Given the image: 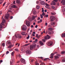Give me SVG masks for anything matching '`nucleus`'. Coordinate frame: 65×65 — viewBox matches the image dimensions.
<instances>
[{"mask_svg":"<svg viewBox=\"0 0 65 65\" xmlns=\"http://www.w3.org/2000/svg\"><path fill=\"white\" fill-rule=\"evenodd\" d=\"M11 55L12 56H14V52H13L11 53Z\"/></svg>","mask_w":65,"mask_h":65,"instance_id":"c756f323","label":"nucleus"},{"mask_svg":"<svg viewBox=\"0 0 65 65\" xmlns=\"http://www.w3.org/2000/svg\"><path fill=\"white\" fill-rule=\"evenodd\" d=\"M11 10H8V12H11Z\"/></svg>","mask_w":65,"mask_h":65,"instance_id":"3c124183","label":"nucleus"},{"mask_svg":"<svg viewBox=\"0 0 65 65\" xmlns=\"http://www.w3.org/2000/svg\"><path fill=\"white\" fill-rule=\"evenodd\" d=\"M57 5H59V3H57Z\"/></svg>","mask_w":65,"mask_h":65,"instance_id":"774afa93","label":"nucleus"},{"mask_svg":"<svg viewBox=\"0 0 65 65\" xmlns=\"http://www.w3.org/2000/svg\"><path fill=\"white\" fill-rule=\"evenodd\" d=\"M3 62V60H0V62L2 63V62Z\"/></svg>","mask_w":65,"mask_h":65,"instance_id":"052dcab7","label":"nucleus"},{"mask_svg":"<svg viewBox=\"0 0 65 65\" xmlns=\"http://www.w3.org/2000/svg\"><path fill=\"white\" fill-rule=\"evenodd\" d=\"M29 37H30V36L28 35V37H27L26 38L27 39H28L29 38Z\"/></svg>","mask_w":65,"mask_h":65,"instance_id":"37998d69","label":"nucleus"},{"mask_svg":"<svg viewBox=\"0 0 65 65\" xmlns=\"http://www.w3.org/2000/svg\"><path fill=\"white\" fill-rule=\"evenodd\" d=\"M55 24V22H52V23H51V25L53 26Z\"/></svg>","mask_w":65,"mask_h":65,"instance_id":"7c9ffc66","label":"nucleus"},{"mask_svg":"<svg viewBox=\"0 0 65 65\" xmlns=\"http://www.w3.org/2000/svg\"><path fill=\"white\" fill-rule=\"evenodd\" d=\"M2 46H5V44L4 43H3L2 44Z\"/></svg>","mask_w":65,"mask_h":65,"instance_id":"58836bf2","label":"nucleus"},{"mask_svg":"<svg viewBox=\"0 0 65 65\" xmlns=\"http://www.w3.org/2000/svg\"><path fill=\"white\" fill-rule=\"evenodd\" d=\"M40 3L42 5H44V4H45V2L43 1H40Z\"/></svg>","mask_w":65,"mask_h":65,"instance_id":"ddd939ff","label":"nucleus"},{"mask_svg":"<svg viewBox=\"0 0 65 65\" xmlns=\"http://www.w3.org/2000/svg\"><path fill=\"white\" fill-rule=\"evenodd\" d=\"M45 5H46V6H49V5L48 4L46 3V4Z\"/></svg>","mask_w":65,"mask_h":65,"instance_id":"de8ad7c7","label":"nucleus"},{"mask_svg":"<svg viewBox=\"0 0 65 65\" xmlns=\"http://www.w3.org/2000/svg\"><path fill=\"white\" fill-rule=\"evenodd\" d=\"M38 26V25H36L35 26V27L36 28H37V27Z\"/></svg>","mask_w":65,"mask_h":65,"instance_id":"69168bd1","label":"nucleus"},{"mask_svg":"<svg viewBox=\"0 0 65 65\" xmlns=\"http://www.w3.org/2000/svg\"><path fill=\"white\" fill-rule=\"evenodd\" d=\"M50 36H49L48 35H47V36H45L44 37V39H45V40H46V39H50Z\"/></svg>","mask_w":65,"mask_h":65,"instance_id":"0eeeda50","label":"nucleus"},{"mask_svg":"<svg viewBox=\"0 0 65 65\" xmlns=\"http://www.w3.org/2000/svg\"><path fill=\"white\" fill-rule=\"evenodd\" d=\"M26 44L25 45V46H27L28 45H29V44Z\"/></svg>","mask_w":65,"mask_h":65,"instance_id":"8fccbe9b","label":"nucleus"},{"mask_svg":"<svg viewBox=\"0 0 65 65\" xmlns=\"http://www.w3.org/2000/svg\"><path fill=\"white\" fill-rule=\"evenodd\" d=\"M63 2V5H65V0H62L61 1V2L62 3Z\"/></svg>","mask_w":65,"mask_h":65,"instance_id":"4468645a","label":"nucleus"},{"mask_svg":"<svg viewBox=\"0 0 65 65\" xmlns=\"http://www.w3.org/2000/svg\"><path fill=\"white\" fill-rule=\"evenodd\" d=\"M10 19H12L13 18V17L12 16H11L10 17Z\"/></svg>","mask_w":65,"mask_h":65,"instance_id":"864d4df0","label":"nucleus"},{"mask_svg":"<svg viewBox=\"0 0 65 65\" xmlns=\"http://www.w3.org/2000/svg\"><path fill=\"white\" fill-rule=\"evenodd\" d=\"M65 53V51H63L61 52V54H64Z\"/></svg>","mask_w":65,"mask_h":65,"instance_id":"f704fd0d","label":"nucleus"},{"mask_svg":"<svg viewBox=\"0 0 65 65\" xmlns=\"http://www.w3.org/2000/svg\"><path fill=\"white\" fill-rule=\"evenodd\" d=\"M1 24L2 25H0V28H2V25L4 26V24L3 23H2Z\"/></svg>","mask_w":65,"mask_h":65,"instance_id":"6ab92c4d","label":"nucleus"},{"mask_svg":"<svg viewBox=\"0 0 65 65\" xmlns=\"http://www.w3.org/2000/svg\"><path fill=\"white\" fill-rule=\"evenodd\" d=\"M45 15V14L42 13V15L43 16H44Z\"/></svg>","mask_w":65,"mask_h":65,"instance_id":"e2e57ef3","label":"nucleus"},{"mask_svg":"<svg viewBox=\"0 0 65 65\" xmlns=\"http://www.w3.org/2000/svg\"><path fill=\"white\" fill-rule=\"evenodd\" d=\"M11 6L12 7H13V8H18V7H17V6L13 4H12L11 5Z\"/></svg>","mask_w":65,"mask_h":65,"instance_id":"1a4fd4ad","label":"nucleus"},{"mask_svg":"<svg viewBox=\"0 0 65 65\" xmlns=\"http://www.w3.org/2000/svg\"><path fill=\"white\" fill-rule=\"evenodd\" d=\"M48 30H49V31H52L53 29L52 28H48Z\"/></svg>","mask_w":65,"mask_h":65,"instance_id":"a878e982","label":"nucleus"},{"mask_svg":"<svg viewBox=\"0 0 65 65\" xmlns=\"http://www.w3.org/2000/svg\"><path fill=\"white\" fill-rule=\"evenodd\" d=\"M22 35H25V32H22Z\"/></svg>","mask_w":65,"mask_h":65,"instance_id":"4c0bfd02","label":"nucleus"},{"mask_svg":"<svg viewBox=\"0 0 65 65\" xmlns=\"http://www.w3.org/2000/svg\"><path fill=\"white\" fill-rule=\"evenodd\" d=\"M15 38H18V37H17V35H15L14 36H13L12 38V39L13 40H14V39H15Z\"/></svg>","mask_w":65,"mask_h":65,"instance_id":"9b49d317","label":"nucleus"},{"mask_svg":"<svg viewBox=\"0 0 65 65\" xmlns=\"http://www.w3.org/2000/svg\"><path fill=\"white\" fill-rule=\"evenodd\" d=\"M2 23L3 24V23H4V22H5V19L4 18H3L2 20Z\"/></svg>","mask_w":65,"mask_h":65,"instance_id":"b1692460","label":"nucleus"},{"mask_svg":"<svg viewBox=\"0 0 65 65\" xmlns=\"http://www.w3.org/2000/svg\"><path fill=\"white\" fill-rule=\"evenodd\" d=\"M21 29H22V30H23V31H26V30L27 29V27L26 25H23L21 26Z\"/></svg>","mask_w":65,"mask_h":65,"instance_id":"f03ea898","label":"nucleus"},{"mask_svg":"<svg viewBox=\"0 0 65 65\" xmlns=\"http://www.w3.org/2000/svg\"><path fill=\"white\" fill-rule=\"evenodd\" d=\"M33 13L34 14H36V11H34L33 12Z\"/></svg>","mask_w":65,"mask_h":65,"instance_id":"cd10ccee","label":"nucleus"},{"mask_svg":"<svg viewBox=\"0 0 65 65\" xmlns=\"http://www.w3.org/2000/svg\"><path fill=\"white\" fill-rule=\"evenodd\" d=\"M32 36H35V35H34V34H32Z\"/></svg>","mask_w":65,"mask_h":65,"instance_id":"0e129e2a","label":"nucleus"},{"mask_svg":"<svg viewBox=\"0 0 65 65\" xmlns=\"http://www.w3.org/2000/svg\"><path fill=\"white\" fill-rule=\"evenodd\" d=\"M51 5H56V3L55 2L53 1L52 2V3H51Z\"/></svg>","mask_w":65,"mask_h":65,"instance_id":"f3484780","label":"nucleus"},{"mask_svg":"<svg viewBox=\"0 0 65 65\" xmlns=\"http://www.w3.org/2000/svg\"><path fill=\"white\" fill-rule=\"evenodd\" d=\"M61 37H65V32L64 33L62 34L61 35Z\"/></svg>","mask_w":65,"mask_h":65,"instance_id":"aec40b11","label":"nucleus"},{"mask_svg":"<svg viewBox=\"0 0 65 65\" xmlns=\"http://www.w3.org/2000/svg\"><path fill=\"white\" fill-rule=\"evenodd\" d=\"M52 44H53V42L50 41L48 43L47 45L48 46H51L52 45Z\"/></svg>","mask_w":65,"mask_h":65,"instance_id":"6e6552de","label":"nucleus"},{"mask_svg":"<svg viewBox=\"0 0 65 65\" xmlns=\"http://www.w3.org/2000/svg\"><path fill=\"white\" fill-rule=\"evenodd\" d=\"M33 61H34V60L33 59H32L31 60V62L32 63L33 62Z\"/></svg>","mask_w":65,"mask_h":65,"instance_id":"680f3d73","label":"nucleus"},{"mask_svg":"<svg viewBox=\"0 0 65 65\" xmlns=\"http://www.w3.org/2000/svg\"><path fill=\"white\" fill-rule=\"evenodd\" d=\"M15 50L17 52H19V50L18 48H15Z\"/></svg>","mask_w":65,"mask_h":65,"instance_id":"e433bc0d","label":"nucleus"},{"mask_svg":"<svg viewBox=\"0 0 65 65\" xmlns=\"http://www.w3.org/2000/svg\"><path fill=\"white\" fill-rule=\"evenodd\" d=\"M39 3V2L38 1H37L36 2V3H37V4H38Z\"/></svg>","mask_w":65,"mask_h":65,"instance_id":"bf43d9fd","label":"nucleus"},{"mask_svg":"<svg viewBox=\"0 0 65 65\" xmlns=\"http://www.w3.org/2000/svg\"><path fill=\"white\" fill-rule=\"evenodd\" d=\"M40 17L41 18V19H42V18H43V16H42V15L41 14H40Z\"/></svg>","mask_w":65,"mask_h":65,"instance_id":"a19ab883","label":"nucleus"},{"mask_svg":"<svg viewBox=\"0 0 65 65\" xmlns=\"http://www.w3.org/2000/svg\"><path fill=\"white\" fill-rule=\"evenodd\" d=\"M39 42L40 43V44L41 45H43V42L41 41H40Z\"/></svg>","mask_w":65,"mask_h":65,"instance_id":"412c9836","label":"nucleus"},{"mask_svg":"<svg viewBox=\"0 0 65 65\" xmlns=\"http://www.w3.org/2000/svg\"><path fill=\"white\" fill-rule=\"evenodd\" d=\"M35 17L34 16H33L32 18V20H34V19H35Z\"/></svg>","mask_w":65,"mask_h":65,"instance_id":"393cba45","label":"nucleus"},{"mask_svg":"<svg viewBox=\"0 0 65 65\" xmlns=\"http://www.w3.org/2000/svg\"><path fill=\"white\" fill-rule=\"evenodd\" d=\"M26 53L27 54H29V55H30V54H31V51L30 50H27L26 51Z\"/></svg>","mask_w":65,"mask_h":65,"instance_id":"39448f33","label":"nucleus"},{"mask_svg":"<svg viewBox=\"0 0 65 65\" xmlns=\"http://www.w3.org/2000/svg\"><path fill=\"white\" fill-rule=\"evenodd\" d=\"M38 34H36V37L38 38Z\"/></svg>","mask_w":65,"mask_h":65,"instance_id":"5fc2aeb1","label":"nucleus"},{"mask_svg":"<svg viewBox=\"0 0 65 65\" xmlns=\"http://www.w3.org/2000/svg\"><path fill=\"white\" fill-rule=\"evenodd\" d=\"M54 1H55V2H58V1L57 0H54Z\"/></svg>","mask_w":65,"mask_h":65,"instance_id":"338daca9","label":"nucleus"},{"mask_svg":"<svg viewBox=\"0 0 65 65\" xmlns=\"http://www.w3.org/2000/svg\"><path fill=\"white\" fill-rule=\"evenodd\" d=\"M60 56H61V55L59 54H57V56H55L54 57L55 59H58L59 58V56L60 57Z\"/></svg>","mask_w":65,"mask_h":65,"instance_id":"423d86ee","label":"nucleus"},{"mask_svg":"<svg viewBox=\"0 0 65 65\" xmlns=\"http://www.w3.org/2000/svg\"><path fill=\"white\" fill-rule=\"evenodd\" d=\"M20 61L21 63H24V62H25V60L23 59H21Z\"/></svg>","mask_w":65,"mask_h":65,"instance_id":"2eb2a0df","label":"nucleus"},{"mask_svg":"<svg viewBox=\"0 0 65 65\" xmlns=\"http://www.w3.org/2000/svg\"><path fill=\"white\" fill-rule=\"evenodd\" d=\"M36 47V44L34 43L32 44V45H30V50H33V48H35Z\"/></svg>","mask_w":65,"mask_h":65,"instance_id":"f257e3e1","label":"nucleus"},{"mask_svg":"<svg viewBox=\"0 0 65 65\" xmlns=\"http://www.w3.org/2000/svg\"><path fill=\"white\" fill-rule=\"evenodd\" d=\"M51 15H55V13L53 12L51 13Z\"/></svg>","mask_w":65,"mask_h":65,"instance_id":"c9c22d12","label":"nucleus"},{"mask_svg":"<svg viewBox=\"0 0 65 65\" xmlns=\"http://www.w3.org/2000/svg\"><path fill=\"white\" fill-rule=\"evenodd\" d=\"M18 38H21V36H20L19 34H18Z\"/></svg>","mask_w":65,"mask_h":65,"instance_id":"4be33fe9","label":"nucleus"},{"mask_svg":"<svg viewBox=\"0 0 65 65\" xmlns=\"http://www.w3.org/2000/svg\"><path fill=\"white\" fill-rule=\"evenodd\" d=\"M61 44L62 45H65V43H64L63 42H62V43Z\"/></svg>","mask_w":65,"mask_h":65,"instance_id":"09e8293b","label":"nucleus"},{"mask_svg":"<svg viewBox=\"0 0 65 65\" xmlns=\"http://www.w3.org/2000/svg\"><path fill=\"white\" fill-rule=\"evenodd\" d=\"M35 65H39V63H35Z\"/></svg>","mask_w":65,"mask_h":65,"instance_id":"603ef678","label":"nucleus"},{"mask_svg":"<svg viewBox=\"0 0 65 65\" xmlns=\"http://www.w3.org/2000/svg\"><path fill=\"white\" fill-rule=\"evenodd\" d=\"M36 8L38 9H39V8H40V6L38 5H37L36 6Z\"/></svg>","mask_w":65,"mask_h":65,"instance_id":"5701e85b","label":"nucleus"},{"mask_svg":"<svg viewBox=\"0 0 65 65\" xmlns=\"http://www.w3.org/2000/svg\"><path fill=\"white\" fill-rule=\"evenodd\" d=\"M2 3H3V2L1 1V2H0V4H2Z\"/></svg>","mask_w":65,"mask_h":65,"instance_id":"6e6d98bb","label":"nucleus"},{"mask_svg":"<svg viewBox=\"0 0 65 65\" xmlns=\"http://www.w3.org/2000/svg\"><path fill=\"white\" fill-rule=\"evenodd\" d=\"M41 36V35H39V36H38V39H39V37H40Z\"/></svg>","mask_w":65,"mask_h":65,"instance_id":"4d7b16f0","label":"nucleus"},{"mask_svg":"<svg viewBox=\"0 0 65 65\" xmlns=\"http://www.w3.org/2000/svg\"><path fill=\"white\" fill-rule=\"evenodd\" d=\"M62 61L63 62H65V58H63L62 60Z\"/></svg>","mask_w":65,"mask_h":65,"instance_id":"2f4dec72","label":"nucleus"},{"mask_svg":"<svg viewBox=\"0 0 65 65\" xmlns=\"http://www.w3.org/2000/svg\"><path fill=\"white\" fill-rule=\"evenodd\" d=\"M52 32H48V34H49V35H51L52 34Z\"/></svg>","mask_w":65,"mask_h":65,"instance_id":"c03bdc74","label":"nucleus"},{"mask_svg":"<svg viewBox=\"0 0 65 65\" xmlns=\"http://www.w3.org/2000/svg\"><path fill=\"white\" fill-rule=\"evenodd\" d=\"M11 46H12V45L11 44L9 46H8V48H10L11 47Z\"/></svg>","mask_w":65,"mask_h":65,"instance_id":"473e14b6","label":"nucleus"},{"mask_svg":"<svg viewBox=\"0 0 65 65\" xmlns=\"http://www.w3.org/2000/svg\"><path fill=\"white\" fill-rule=\"evenodd\" d=\"M8 17H9V14H8V15H5V18L6 19V20H8Z\"/></svg>","mask_w":65,"mask_h":65,"instance_id":"f8f14e48","label":"nucleus"},{"mask_svg":"<svg viewBox=\"0 0 65 65\" xmlns=\"http://www.w3.org/2000/svg\"><path fill=\"white\" fill-rule=\"evenodd\" d=\"M14 59L13 60V61L12 62H11L10 61V64H12V63H14Z\"/></svg>","mask_w":65,"mask_h":65,"instance_id":"bb28decb","label":"nucleus"},{"mask_svg":"<svg viewBox=\"0 0 65 65\" xmlns=\"http://www.w3.org/2000/svg\"><path fill=\"white\" fill-rule=\"evenodd\" d=\"M7 44H11V43L10 42V41H8L7 42Z\"/></svg>","mask_w":65,"mask_h":65,"instance_id":"a211bd4d","label":"nucleus"},{"mask_svg":"<svg viewBox=\"0 0 65 65\" xmlns=\"http://www.w3.org/2000/svg\"><path fill=\"white\" fill-rule=\"evenodd\" d=\"M50 19L51 20V21H53L56 20V18L53 16H51L50 17Z\"/></svg>","mask_w":65,"mask_h":65,"instance_id":"7ed1b4c3","label":"nucleus"},{"mask_svg":"<svg viewBox=\"0 0 65 65\" xmlns=\"http://www.w3.org/2000/svg\"><path fill=\"white\" fill-rule=\"evenodd\" d=\"M16 2L17 3L19 4H20V3H21L20 0H16Z\"/></svg>","mask_w":65,"mask_h":65,"instance_id":"9d476101","label":"nucleus"},{"mask_svg":"<svg viewBox=\"0 0 65 65\" xmlns=\"http://www.w3.org/2000/svg\"><path fill=\"white\" fill-rule=\"evenodd\" d=\"M51 8L53 9H54L55 8V7L54 6H51Z\"/></svg>","mask_w":65,"mask_h":65,"instance_id":"c85d7f7f","label":"nucleus"},{"mask_svg":"<svg viewBox=\"0 0 65 65\" xmlns=\"http://www.w3.org/2000/svg\"><path fill=\"white\" fill-rule=\"evenodd\" d=\"M9 51H8L7 52H6V55H7V54H9Z\"/></svg>","mask_w":65,"mask_h":65,"instance_id":"79ce46f5","label":"nucleus"},{"mask_svg":"<svg viewBox=\"0 0 65 65\" xmlns=\"http://www.w3.org/2000/svg\"><path fill=\"white\" fill-rule=\"evenodd\" d=\"M48 58H45L44 60V61H46L47 60V59Z\"/></svg>","mask_w":65,"mask_h":65,"instance_id":"49530a36","label":"nucleus"},{"mask_svg":"<svg viewBox=\"0 0 65 65\" xmlns=\"http://www.w3.org/2000/svg\"><path fill=\"white\" fill-rule=\"evenodd\" d=\"M53 56H54V54L52 53L51 54V56L50 57V58L53 59Z\"/></svg>","mask_w":65,"mask_h":65,"instance_id":"dca6fc26","label":"nucleus"},{"mask_svg":"<svg viewBox=\"0 0 65 65\" xmlns=\"http://www.w3.org/2000/svg\"><path fill=\"white\" fill-rule=\"evenodd\" d=\"M42 41H43V42H45V40L44 39H43L42 40Z\"/></svg>","mask_w":65,"mask_h":65,"instance_id":"ea45409f","label":"nucleus"},{"mask_svg":"<svg viewBox=\"0 0 65 65\" xmlns=\"http://www.w3.org/2000/svg\"><path fill=\"white\" fill-rule=\"evenodd\" d=\"M24 23H26V25L28 27H30V22L28 21H25L24 22Z\"/></svg>","mask_w":65,"mask_h":65,"instance_id":"20e7f679","label":"nucleus"},{"mask_svg":"<svg viewBox=\"0 0 65 65\" xmlns=\"http://www.w3.org/2000/svg\"><path fill=\"white\" fill-rule=\"evenodd\" d=\"M28 18L29 20V21H30V22H31L32 21V20H31V18L29 17Z\"/></svg>","mask_w":65,"mask_h":65,"instance_id":"72a5a7b5","label":"nucleus"},{"mask_svg":"<svg viewBox=\"0 0 65 65\" xmlns=\"http://www.w3.org/2000/svg\"><path fill=\"white\" fill-rule=\"evenodd\" d=\"M62 11H65V8L63 9H62Z\"/></svg>","mask_w":65,"mask_h":65,"instance_id":"13d9d810","label":"nucleus"},{"mask_svg":"<svg viewBox=\"0 0 65 65\" xmlns=\"http://www.w3.org/2000/svg\"><path fill=\"white\" fill-rule=\"evenodd\" d=\"M6 3V2H5L4 4L3 5V6H4L5 5V4Z\"/></svg>","mask_w":65,"mask_h":65,"instance_id":"a18cd8bd","label":"nucleus"}]
</instances>
